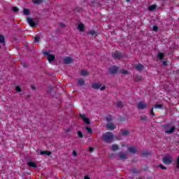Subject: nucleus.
<instances>
[{
    "label": "nucleus",
    "mask_w": 179,
    "mask_h": 179,
    "mask_svg": "<svg viewBox=\"0 0 179 179\" xmlns=\"http://www.w3.org/2000/svg\"><path fill=\"white\" fill-rule=\"evenodd\" d=\"M73 156H78V153L76 152V151H73Z\"/></svg>",
    "instance_id": "obj_47"
},
{
    "label": "nucleus",
    "mask_w": 179,
    "mask_h": 179,
    "mask_svg": "<svg viewBox=\"0 0 179 179\" xmlns=\"http://www.w3.org/2000/svg\"><path fill=\"white\" fill-rule=\"evenodd\" d=\"M78 85H80V86H85V81L83 80V78H80L78 79Z\"/></svg>",
    "instance_id": "obj_28"
},
{
    "label": "nucleus",
    "mask_w": 179,
    "mask_h": 179,
    "mask_svg": "<svg viewBox=\"0 0 179 179\" xmlns=\"http://www.w3.org/2000/svg\"><path fill=\"white\" fill-rule=\"evenodd\" d=\"M127 2H129L131 0H126Z\"/></svg>",
    "instance_id": "obj_55"
},
{
    "label": "nucleus",
    "mask_w": 179,
    "mask_h": 179,
    "mask_svg": "<svg viewBox=\"0 0 179 179\" xmlns=\"http://www.w3.org/2000/svg\"><path fill=\"white\" fill-rule=\"evenodd\" d=\"M131 173H132L133 174H138V173H139V169L136 168H133L132 169H131Z\"/></svg>",
    "instance_id": "obj_26"
},
{
    "label": "nucleus",
    "mask_w": 179,
    "mask_h": 179,
    "mask_svg": "<svg viewBox=\"0 0 179 179\" xmlns=\"http://www.w3.org/2000/svg\"><path fill=\"white\" fill-rule=\"evenodd\" d=\"M156 8H157V6H156V4H152L151 6H150L148 7V10H150V12H152V10H155V9H156Z\"/></svg>",
    "instance_id": "obj_21"
},
{
    "label": "nucleus",
    "mask_w": 179,
    "mask_h": 179,
    "mask_svg": "<svg viewBox=\"0 0 179 179\" xmlns=\"http://www.w3.org/2000/svg\"><path fill=\"white\" fill-rule=\"evenodd\" d=\"M116 106L118 107L119 108H122V107L124 106L122 105V102L120 101H118L116 102Z\"/></svg>",
    "instance_id": "obj_29"
},
{
    "label": "nucleus",
    "mask_w": 179,
    "mask_h": 179,
    "mask_svg": "<svg viewBox=\"0 0 179 179\" xmlns=\"http://www.w3.org/2000/svg\"><path fill=\"white\" fill-rule=\"evenodd\" d=\"M120 148L118 147V145L117 144L112 145L111 150H113V152H115V150H118Z\"/></svg>",
    "instance_id": "obj_19"
},
{
    "label": "nucleus",
    "mask_w": 179,
    "mask_h": 179,
    "mask_svg": "<svg viewBox=\"0 0 179 179\" xmlns=\"http://www.w3.org/2000/svg\"><path fill=\"white\" fill-rule=\"evenodd\" d=\"M15 90H16V92H22V88H20V87H19V86H17L15 87Z\"/></svg>",
    "instance_id": "obj_45"
},
{
    "label": "nucleus",
    "mask_w": 179,
    "mask_h": 179,
    "mask_svg": "<svg viewBox=\"0 0 179 179\" xmlns=\"http://www.w3.org/2000/svg\"><path fill=\"white\" fill-rule=\"evenodd\" d=\"M176 169H179V155L177 158V161L176 162Z\"/></svg>",
    "instance_id": "obj_39"
},
{
    "label": "nucleus",
    "mask_w": 179,
    "mask_h": 179,
    "mask_svg": "<svg viewBox=\"0 0 179 179\" xmlns=\"http://www.w3.org/2000/svg\"><path fill=\"white\" fill-rule=\"evenodd\" d=\"M12 10H13V12H19V8L17 7H13Z\"/></svg>",
    "instance_id": "obj_42"
},
{
    "label": "nucleus",
    "mask_w": 179,
    "mask_h": 179,
    "mask_svg": "<svg viewBox=\"0 0 179 179\" xmlns=\"http://www.w3.org/2000/svg\"><path fill=\"white\" fill-rule=\"evenodd\" d=\"M32 2L34 5H40L43 2V0H32Z\"/></svg>",
    "instance_id": "obj_30"
},
{
    "label": "nucleus",
    "mask_w": 179,
    "mask_h": 179,
    "mask_svg": "<svg viewBox=\"0 0 179 179\" xmlns=\"http://www.w3.org/2000/svg\"><path fill=\"white\" fill-rule=\"evenodd\" d=\"M34 41L35 43H38L40 41V38L38 36H35Z\"/></svg>",
    "instance_id": "obj_41"
},
{
    "label": "nucleus",
    "mask_w": 179,
    "mask_h": 179,
    "mask_svg": "<svg viewBox=\"0 0 179 179\" xmlns=\"http://www.w3.org/2000/svg\"><path fill=\"white\" fill-rule=\"evenodd\" d=\"M157 30H159V27L157 26L152 27L153 31H157Z\"/></svg>",
    "instance_id": "obj_43"
},
{
    "label": "nucleus",
    "mask_w": 179,
    "mask_h": 179,
    "mask_svg": "<svg viewBox=\"0 0 179 179\" xmlns=\"http://www.w3.org/2000/svg\"><path fill=\"white\" fill-rule=\"evenodd\" d=\"M159 167H160V169H162V170H167V167L163 166V164H159Z\"/></svg>",
    "instance_id": "obj_40"
},
{
    "label": "nucleus",
    "mask_w": 179,
    "mask_h": 179,
    "mask_svg": "<svg viewBox=\"0 0 179 179\" xmlns=\"http://www.w3.org/2000/svg\"><path fill=\"white\" fill-rule=\"evenodd\" d=\"M73 61V59H72V58L67 57L64 59V64H65V65H69Z\"/></svg>",
    "instance_id": "obj_10"
},
{
    "label": "nucleus",
    "mask_w": 179,
    "mask_h": 179,
    "mask_svg": "<svg viewBox=\"0 0 179 179\" xmlns=\"http://www.w3.org/2000/svg\"><path fill=\"white\" fill-rule=\"evenodd\" d=\"M71 131V129H69L66 131V132L68 134V132H69Z\"/></svg>",
    "instance_id": "obj_53"
},
{
    "label": "nucleus",
    "mask_w": 179,
    "mask_h": 179,
    "mask_svg": "<svg viewBox=\"0 0 179 179\" xmlns=\"http://www.w3.org/2000/svg\"><path fill=\"white\" fill-rule=\"evenodd\" d=\"M106 120L108 122H113V116L109 115V116L106 117Z\"/></svg>",
    "instance_id": "obj_32"
},
{
    "label": "nucleus",
    "mask_w": 179,
    "mask_h": 179,
    "mask_svg": "<svg viewBox=\"0 0 179 179\" xmlns=\"http://www.w3.org/2000/svg\"><path fill=\"white\" fill-rule=\"evenodd\" d=\"M153 110H154V108H150V115H152V117H156V114H155V112L153 111Z\"/></svg>",
    "instance_id": "obj_35"
},
{
    "label": "nucleus",
    "mask_w": 179,
    "mask_h": 179,
    "mask_svg": "<svg viewBox=\"0 0 179 179\" xmlns=\"http://www.w3.org/2000/svg\"><path fill=\"white\" fill-rule=\"evenodd\" d=\"M140 120H141V121L145 122L148 121V117H146V116H141L140 117Z\"/></svg>",
    "instance_id": "obj_34"
},
{
    "label": "nucleus",
    "mask_w": 179,
    "mask_h": 179,
    "mask_svg": "<svg viewBox=\"0 0 179 179\" xmlns=\"http://www.w3.org/2000/svg\"><path fill=\"white\" fill-rule=\"evenodd\" d=\"M106 128L108 131H114L115 129V125L113 124L112 123H108L106 124Z\"/></svg>",
    "instance_id": "obj_13"
},
{
    "label": "nucleus",
    "mask_w": 179,
    "mask_h": 179,
    "mask_svg": "<svg viewBox=\"0 0 179 179\" xmlns=\"http://www.w3.org/2000/svg\"><path fill=\"white\" fill-rule=\"evenodd\" d=\"M109 157H113V155H109Z\"/></svg>",
    "instance_id": "obj_54"
},
{
    "label": "nucleus",
    "mask_w": 179,
    "mask_h": 179,
    "mask_svg": "<svg viewBox=\"0 0 179 179\" xmlns=\"http://www.w3.org/2000/svg\"><path fill=\"white\" fill-rule=\"evenodd\" d=\"M166 64H167V62H166V61H164V62H162V65H166Z\"/></svg>",
    "instance_id": "obj_51"
},
{
    "label": "nucleus",
    "mask_w": 179,
    "mask_h": 179,
    "mask_svg": "<svg viewBox=\"0 0 179 179\" xmlns=\"http://www.w3.org/2000/svg\"><path fill=\"white\" fill-rule=\"evenodd\" d=\"M137 107L138 110H145V108H146L148 106L146 104L143 103V102L141 101L138 103Z\"/></svg>",
    "instance_id": "obj_11"
},
{
    "label": "nucleus",
    "mask_w": 179,
    "mask_h": 179,
    "mask_svg": "<svg viewBox=\"0 0 179 179\" xmlns=\"http://www.w3.org/2000/svg\"><path fill=\"white\" fill-rule=\"evenodd\" d=\"M122 135L123 136H128L129 135V130L122 131Z\"/></svg>",
    "instance_id": "obj_24"
},
{
    "label": "nucleus",
    "mask_w": 179,
    "mask_h": 179,
    "mask_svg": "<svg viewBox=\"0 0 179 179\" xmlns=\"http://www.w3.org/2000/svg\"><path fill=\"white\" fill-rule=\"evenodd\" d=\"M110 73H112V75H114L118 72V67L115 66H113L109 69Z\"/></svg>",
    "instance_id": "obj_9"
},
{
    "label": "nucleus",
    "mask_w": 179,
    "mask_h": 179,
    "mask_svg": "<svg viewBox=\"0 0 179 179\" xmlns=\"http://www.w3.org/2000/svg\"><path fill=\"white\" fill-rule=\"evenodd\" d=\"M92 89H94V90H99V89H100V90L103 91L106 90V85H103L101 87V84L99 83H94L92 85Z\"/></svg>",
    "instance_id": "obj_2"
},
{
    "label": "nucleus",
    "mask_w": 179,
    "mask_h": 179,
    "mask_svg": "<svg viewBox=\"0 0 179 179\" xmlns=\"http://www.w3.org/2000/svg\"><path fill=\"white\" fill-rule=\"evenodd\" d=\"M77 134L78 135V138H83V133H82V131H78Z\"/></svg>",
    "instance_id": "obj_38"
},
{
    "label": "nucleus",
    "mask_w": 179,
    "mask_h": 179,
    "mask_svg": "<svg viewBox=\"0 0 179 179\" xmlns=\"http://www.w3.org/2000/svg\"><path fill=\"white\" fill-rule=\"evenodd\" d=\"M23 14L25 15V16H27L30 15V10L27 8H24Z\"/></svg>",
    "instance_id": "obj_27"
},
{
    "label": "nucleus",
    "mask_w": 179,
    "mask_h": 179,
    "mask_svg": "<svg viewBox=\"0 0 179 179\" xmlns=\"http://www.w3.org/2000/svg\"><path fill=\"white\" fill-rule=\"evenodd\" d=\"M117 157L120 159V160H125L128 159V154L125 152H119L117 154Z\"/></svg>",
    "instance_id": "obj_4"
},
{
    "label": "nucleus",
    "mask_w": 179,
    "mask_h": 179,
    "mask_svg": "<svg viewBox=\"0 0 179 179\" xmlns=\"http://www.w3.org/2000/svg\"><path fill=\"white\" fill-rule=\"evenodd\" d=\"M41 155H46L47 156H51V152L50 151H41Z\"/></svg>",
    "instance_id": "obj_25"
},
{
    "label": "nucleus",
    "mask_w": 179,
    "mask_h": 179,
    "mask_svg": "<svg viewBox=\"0 0 179 179\" xmlns=\"http://www.w3.org/2000/svg\"><path fill=\"white\" fill-rule=\"evenodd\" d=\"M163 58H164V53L159 52L158 53V59H159V61H162V60H163Z\"/></svg>",
    "instance_id": "obj_22"
},
{
    "label": "nucleus",
    "mask_w": 179,
    "mask_h": 179,
    "mask_svg": "<svg viewBox=\"0 0 179 179\" xmlns=\"http://www.w3.org/2000/svg\"><path fill=\"white\" fill-rule=\"evenodd\" d=\"M122 73H123V75H128V71L127 70H122Z\"/></svg>",
    "instance_id": "obj_46"
},
{
    "label": "nucleus",
    "mask_w": 179,
    "mask_h": 179,
    "mask_svg": "<svg viewBox=\"0 0 179 179\" xmlns=\"http://www.w3.org/2000/svg\"><path fill=\"white\" fill-rule=\"evenodd\" d=\"M141 157H146V156H150V152L144 150L141 154Z\"/></svg>",
    "instance_id": "obj_14"
},
{
    "label": "nucleus",
    "mask_w": 179,
    "mask_h": 179,
    "mask_svg": "<svg viewBox=\"0 0 179 179\" xmlns=\"http://www.w3.org/2000/svg\"><path fill=\"white\" fill-rule=\"evenodd\" d=\"M80 73L82 76H87V75H89V71L87 70H81Z\"/></svg>",
    "instance_id": "obj_16"
},
{
    "label": "nucleus",
    "mask_w": 179,
    "mask_h": 179,
    "mask_svg": "<svg viewBox=\"0 0 179 179\" xmlns=\"http://www.w3.org/2000/svg\"><path fill=\"white\" fill-rule=\"evenodd\" d=\"M112 57L115 59H121V58H122V53L120 52H115L112 54Z\"/></svg>",
    "instance_id": "obj_7"
},
{
    "label": "nucleus",
    "mask_w": 179,
    "mask_h": 179,
    "mask_svg": "<svg viewBox=\"0 0 179 179\" xmlns=\"http://www.w3.org/2000/svg\"><path fill=\"white\" fill-rule=\"evenodd\" d=\"M78 29L80 31H84L85 25L83 24H79L78 26Z\"/></svg>",
    "instance_id": "obj_20"
},
{
    "label": "nucleus",
    "mask_w": 179,
    "mask_h": 179,
    "mask_svg": "<svg viewBox=\"0 0 179 179\" xmlns=\"http://www.w3.org/2000/svg\"><path fill=\"white\" fill-rule=\"evenodd\" d=\"M163 162L164 164H171L173 163V158L171 157H164L163 158Z\"/></svg>",
    "instance_id": "obj_6"
},
{
    "label": "nucleus",
    "mask_w": 179,
    "mask_h": 179,
    "mask_svg": "<svg viewBox=\"0 0 179 179\" xmlns=\"http://www.w3.org/2000/svg\"><path fill=\"white\" fill-rule=\"evenodd\" d=\"M126 57H128V55H126Z\"/></svg>",
    "instance_id": "obj_56"
},
{
    "label": "nucleus",
    "mask_w": 179,
    "mask_h": 179,
    "mask_svg": "<svg viewBox=\"0 0 179 179\" xmlns=\"http://www.w3.org/2000/svg\"><path fill=\"white\" fill-rule=\"evenodd\" d=\"M136 82H139L142 80V77L141 76H137L135 78Z\"/></svg>",
    "instance_id": "obj_36"
},
{
    "label": "nucleus",
    "mask_w": 179,
    "mask_h": 179,
    "mask_svg": "<svg viewBox=\"0 0 179 179\" xmlns=\"http://www.w3.org/2000/svg\"><path fill=\"white\" fill-rule=\"evenodd\" d=\"M43 55H46L48 57V60L49 62H52L54 59H55V55L50 54L48 52H43Z\"/></svg>",
    "instance_id": "obj_3"
},
{
    "label": "nucleus",
    "mask_w": 179,
    "mask_h": 179,
    "mask_svg": "<svg viewBox=\"0 0 179 179\" xmlns=\"http://www.w3.org/2000/svg\"><path fill=\"white\" fill-rule=\"evenodd\" d=\"M143 69V65H142V64H138L136 66V69L137 71H142Z\"/></svg>",
    "instance_id": "obj_23"
},
{
    "label": "nucleus",
    "mask_w": 179,
    "mask_h": 179,
    "mask_svg": "<svg viewBox=\"0 0 179 179\" xmlns=\"http://www.w3.org/2000/svg\"><path fill=\"white\" fill-rule=\"evenodd\" d=\"M102 139L106 143H111L114 139V134L111 132H106L102 135Z\"/></svg>",
    "instance_id": "obj_1"
},
{
    "label": "nucleus",
    "mask_w": 179,
    "mask_h": 179,
    "mask_svg": "<svg viewBox=\"0 0 179 179\" xmlns=\"http://www.w3.org/2000/svg\"><path fill=\"white\" fill-rule=\"evenodd\" d=\"M88 34H90V36H97V32L94 30H90Z\"/></svg>",
    "instance_id": "obj_31"
},
{
    "label": "nucleus",
    "mask_w": 179,
    "mask_h": 179,
    "mask_svg": "<svg viewBox=\"0 0 179 179\" xmlns=\"http://www.w3.org/2000/svg\"><path fill=\"white\" fill-rule=\"evenodd\" d=\"M155 108H163V105L157 104L155 106Z\"/></svg>",
    "instance_id": "obj_44"
},
{
    "label": "nucleus",
    "mask_w": 179,
    "mask_h": 179,
    "mask_svg": "<svg viewBox=\"0 0 179 179\" xmlns=\"http://www.w3.org/2000/svg\"><path fill=\"white\" fill-rule=\"evenodd\" d=\"M31 89H32L33 90H36V87L31 85Z\"/></svg>",
    "instance_id": "obj_50"
},
{
    "label": "nucleus",
    "mask_w": 179,
    "mask_h": 179,
    "mask_svg": "<svg viewBox=\"0 0 179 179\" xmlns=\"http://www.w3.org/2000/svg\"><path fill=\"white\" fill-rule=\"evenodd\" d=\"M0 48H1V45H0Z\"/></svg>",
    "instance_id": "obj_57"
},
{
    "label": "nucleus",
    "mask_w": 179,
    "mask_h": 179,
    "mask_svg": "<svg viewBox=\"0 0 179 179\" xmlns=\"http://www.w3.org/2000/svg\"><path fill=\"white\" fill-rule=\"evenodd\" d=\"M86 131L88 134H93V130H92V128L90 127H86Z\"/></svg>",
    "instance_id": "obj_37"
},
{
    "label": "nucleus",
    "mask_w": 179,
    "mask_h": 179,
    "mask_svg": "<svg viewBox=\"0 0 179 179\" xmlns=\"http://www.w3.org/2000/svg\"><path fill=\"white\" fill-rule=\"evenodd\" d=\"M0 44H3V46L6 45L5 36L3 35H0Z\"/></svg>",
    "instance_id": "obj_15"
},
{
    "label": "nucleus",
    "mask_w": 179,
    "mask_h": 179,
    "mask_svg": "<svg viewBox=\"0 0 179 179\" xmlns=\"http://www.w3.org/2000/svg\"><path fill=\"white\" fill-rule=\"evenodd\" d=\"M127 150L131 155H135V153H136V148H135L134 145L129 147Z\"/></svg>",
    "instance_id": "obj_8"
},
{
    "label": "nucleus",
    "mask_w": 179,
    "mask_h": 179,
    "mask_svg": "<svg viewBox=\"0 0 179 179\" xmlns=\"http://www.w3.org/2000/svg\"><path fill=\"white\" fill-rule=\"evenodd\" d=\"M27 20L31 27H36V22H34L32 18L28 17Z\"/></svg>",
    "instance_id": "obj_12"
},
{
    "label": "nucleus",
    "mask_w": 179,
    "mask_h": 179,
    "mask_svg": "<svg viewBox=\"0 0 179 179\" xmlns=\"http://www.w3.org/2000/svg\"><path fill=\"white\" fill-rule=\"evenodd\" d=\"M59 26L61 27H65V24H62V23H61V22H59Z\"/></svg>",
    "instance_id": "obj_48"
},
{
    "label": "nucleus",
    "mask_w": 179,
    "mask_h": 179,
    "mask_svg": "<svg viewBox=\"0 0 179 179\" xmlns=\"http://www.w3.org/2000/svg\"><path fill=\"white\" fill-rule=\"evenodd\" d=\"M84 179H90V178H89V176H86L84 177Z\"/></svg>",
    "instance_id": "obj_52"
},
{
    "label": "nucleus",
    "mask_w": 179,
    "mask_h": 179,
    "mask_svg": "<svg viewBox=\"0 0 179 179\" xmlns=\"http://www.w3.org/2000/svg\"><path fill=\"white\" fill-rule=\"evenodd\" d=\"M89 150L90 152H93V150H94V148H93L92 147H90Z\"/></svg>",
    "instance_id": "obj_49"
},
{
    "label": "nucleus",
    "mask_w": 179,
    "mask_h": 179,
    "mask_svg": "<svg viewBox=\"0 0 179 179\" xmlns=\"http://www.w3.org/2000/svg\"><path fill=\"white\" fill-rule=\"evenodd\" d=\"M80 118L84 121L85 124L87 125H90V120L89 118L86 117V115L85 114H80Z\"/></svg>",
    "instance_id": "obj_5"
},
{
    "label": "nucleus",
    "mask_w": 179,
    "mask_h": 179,
    "mask_svg": "<svg viewBox=\"0 0 179 179\" xmlns=\"http://www.w3.org/2000/svg\"><path fill=\"white\" fill-rule=\"evenodd\" d=\"M176 131V127L173 126L169 130H166L165 134H173Z\"/></svg>",
    "instance_id": "obj_17"
},
{
    "label": "nucleus",
    "mask_w": 179,
    "mask_h": 179,
    "mask_svg": "<svg viewBox=\"0 0 179 179\" xmlns=\"http://www.w3.org/2000/svg\"><path fill=\"white\" fill-rule=\"evenodd\" d=\"M117 120L120 122H125V118L122 116H120Z\"/></svg>",
    "instance_id": "obj_33"
},
{
    "label": "nucleus",
    "mask_w": 179,
    "mask_h": 179,
    "mask_svg": "<svg viewBox=\"0 0 179 179\" xmlns=\"http://www.w3.org/2000/svg\"><path fill=\"white\" fill-rule=\"evenodd\" d=\"M27 165L29 166V167H33V169H36L37 168V164H36L34 162H29Z\"/></svg>",
    "instance_id": "obj_18"
}]
</instances>
